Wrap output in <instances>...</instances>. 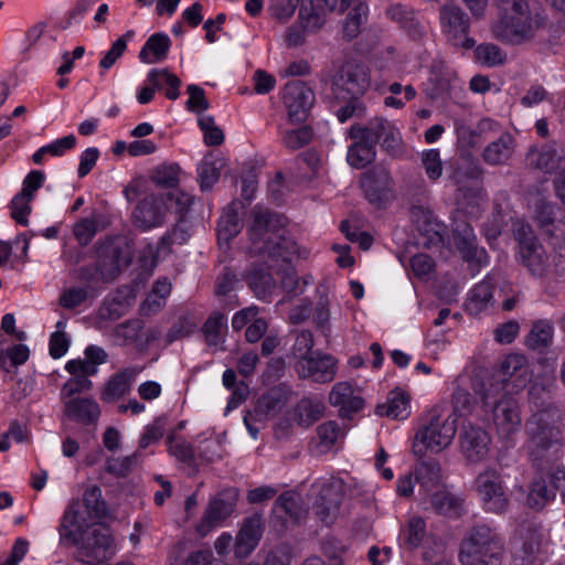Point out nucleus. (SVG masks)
Here are the masks:
<instances>
[{
	"mask_svg": "<svg viewBox=\"0 0 565 565\" xmlns=\"http://www.w3.org/2000/svg\"><path fill=\"white\" fill-rule=\"evenodd\" d=\"M265 531L262 513H254L243 520L236 535L234 552L237 557H247L258 545Z\"/></svg>",
	"mask_w": 565,
	"mask_h": 565,
	"instance_id": "24",
	"label": "nucleus"
},
{
	"mask_svg": "<svg viewBox=\"0 0 565 565\" xmlns=\"http://www.w3.org/2000/svg\"><path fill=\"white\" fill-rule=\"evenodd\" d=\"M140 372V367L131 366L114 374L105 384L100 399L105 403H114L127 394L132 382Z\"/></svg>",
	"mask_w": 565,
	"mask_h": 565,
	"instance_id": "31",
	"label": "nucleus"
},
{
	"mask_svg": "<svg viewBox=\"0 0 565 565\" xmlns=\"http://www.w3.org/2000/svg\"><path fill=\"white\" fill-rule=\"evenodd\" d=\"M454 239L457 249L471 268L479 270L488 264V253L478 246L477 236L470 225L463 224L461 228L457 226Z\"/></svg>",
	"mask_w": 565,
	"mask_h": 565,
	"instance_id": "25",
	"label": "nucleus"
},
{
	"mask_svg": "<svg viewBox=\"0 0 565 565\" xmlns=\"http://www.w3.org/2000/svg\"><path fill=\"white\" fill-rule=\"evenodd\" d=\"M480 397L484 411L492 412V420L502 446L505 449L512 448L515 445V435L521 428L516 401L511 395L492 393V390H483Z\"/></svg>",
	"mask_w": 565,
	"mask_h": 565,
	"instance_id": "6",
	"label": "nucleus"
},
{
	"mask_svg": "<svg viewBox=\"0 0 565 565\" xmlns=\"http://www.w3.org/2000/svg\"><path fill=\"white\" fill-rule=\"evenodd\" d=\"M369 8L365 2H359L345 18L343 24V36L348 40L356 38L361 32V25L367 19Z\"/></svg>",
	"mask_w": 565,
	"mask_h": 565,
	"instance_id": "44",
	"label": "nucleus"
},
{
	"mask_svg": "<svg viewBox=\"0 0 565 565\" xmlns=\"http://www.w3.org/2000/svg\"><path fill=\"white\" fill-rule=\"evenodd\" d=\"M237 502V491L235 489H226L210 500L202 520L196 525V532L201 536L220 525L227 519L235 509Z\"/></svg>",
	"mask_w": 565,
	"mask_h": 565,
	"instance_id": "15",
	"label": "nucleus"
},
{
	"mask_svg": "<svg viewBox=\"0 0 565 565\" xmlns=\"http://www.w3.org/2000/svg\"><path fill=\"white\" fill-rule=\"evenodd\" d=\"M462 499L451 493L446 488L435 491L430 495V504L433 509L447 516H459L462 511Z\"/></svg>",
	"mask_w": 565,
	"mask_h": 565,
	"instance_id": "38",
	"label": "nucleus"
},
{
	"mask_svg": "<svg viewBox=\"0 0 565 565\" xmlns=\"http://www.w3.org/2000/svg\"><path fill=\"white\" fill-rule=\"evenodd\" d=\"M519 255L522 264L533 276L543 277L550 268L548 256L544 247L532 235L530 228L526 230L523 227L522 231L519 232Z\"/></svg>",
	"mask_w": 565,
	"mask_h": 565,
	"instance_id": "17",
	"label": "nucleus"
},
{
	"mask_svg": "<svg viewBox=\"0 0 565 565\" xmlns=\"http://www.w3.org/2000/svg\"><path fill=\"white\" fill-rule=\"evenodd\" d=\"M313 136V131L308 126L297 129L285 130L281 132L282 145L289 150H297L307 146Z\"/></svg>",
	"mask_w": 565,
	"mask_h": 565,
	"instance_id": "51",
	"label": "nucleus"
},
{
	"mask_svg": "<svg viewBox=\"0 0 565 565\" xmlns=\"http://www.w3.org/2000/svg\"><path fill=\"white\" fill-rule=\"evenodd\" d=\"M227 331V318L224 313L214 311L206 319L202 327L205 342L210 347H218L225 341Z\"/></svg>",
	"mask_w": 565,
	"mask_h": 565,
	"instance_id": "39",
	"label": "nucleus"
},
{
	"mask_svg": "<svg viewBox=\"0 0 565 565\" xmlns=\"http://www.w3.org/2000/svg\"><path fill=\"white\" fill-rule=\"evenodd\" d=\"M274 514L282 522L299 523L307 515L305 501L300 493L289 490L282 492L274 503Z\"/></svg>",
	"mask_w": 565,
	"mask_h": 565,
	"instance_id": "28",
	"label": "nucleus"
},
{
	"mask_svg": "<svg viewBox=\"0 0 565 565\" xmlns=\"http://www.w3.org/2000/svg\"><path fill=\"white\" fill-rule=\"evenodd\" d=\"M426 536V523L420 516L409 519L407 526L401 532L403 544L409 550L420 545Z\"/></svg>",
	"mask_w": 565,
	"mask_h": 565,
	"instance_id": "45",
	"label": "nucleus"
},
{
	"mask_svg": "<svg viewBox=\"0 0 565 565\" xmlns=\"http://www.w3.org/2000/svg\"><path fill=\"white\" fill-rule=\"evenodd\" d=\"M360 186L370 204L377 209L395 199V182L391 171L383 164L373 166L362 173Z\"/></svg>",
	"mask_w": 565,
	"mask_h": 565,
	"instance_id": "9",
	"label": "nucleus"
},
{
	"mask_svg": "<svg viewBox=\"0 0 565 565\" xmlns=\"http://www.w3.org/2000/svg\"><path fill=\"white\" fill-rule=\"evenodd\" d=\"M313 335L309 330H301L297 333L295 343L291 348V354L303 362L305 359L311 358L310 352L313 348Z\"/></svg>",
	"mask_w": 565,
	"mask_h": 565,
	"instance_id": "62",
	"label": "nucleus"
},
{
	"mask_svg": "<svg viewBox=\"0 0 565 565\" xmlns=\"http://www.w3.org/2000/svg\"><path fill=\"white\" fill-rule=\"evenodd\" d=\"M299 0H270L268 4L269 15L280 23H286L294 15Z\"/></svg>",
	"mask_w": 565,
	"mask_h": 565,
	"instance_id": "55",
	"label": "nucleus"
},
{
	"mask_svg": "<svg viewBox=\"0 0 565 565\" xmlns=\"http://www.w3.org/2000/svg\"><path fill=\"white\" fill-rule=\"evenodd\" d=\"M493 6L495 19L490 30L494 39L520 45L534 38L537 26L526 0H494Z\"/></svg>",
	"mask_w": 565,
	"mask_h": 565,
	"instance_id": "3",
	"label": "nucleus"
},
{
	"mask_svg": "<svg viewBox=\"0 0 565 565\" xmlns=\"http://www.w3.org/2000/svg\"><path fill=\"white\" fill-rule=\"evenodd\" d=\"M284 105L291 124H302L307 120L309 110L315 103V93L301 81L288 82L284 92Z\"/></svg>",
	"mask_w": 565,
	"mask_h": 565,
	"instance_id": "14",
	"label": "nucleus"
},
{
	"mask_svg": "<svg viewBox=\"0 0 565 565\" xmlns=\"http://www.w3.org/2000/svg\"><path fill=\"white\" fill-rule=\"evenodd\" d=\"M162 195L164 196L169 210L173 209L175 213L180 214V217H183V215L193 204V196L181 190L169 192Z\"/></svg>",
	"mask_w": 565,
	"mask_h": 565,
	"instance_id": "63",
	"label": "nucleus"
},
{
	"mask_svg": "<svg viewBox=\"0 0 565 565\" xmlns=\"http://www.w3.org/2000/svg\"><path fill=\"white\" fill-rule=\"evenodd\" d=\"M439 21L443 32L452 45L466 50L475 45V40L469 35L470 19L458 3L450 1L443 4Z\"/></svg>",
	"mask_w": 565,
	"mask_h": 565,
	"instance_id": "10",
	"label": "nucleus"
},
{
	"mask_svg": "<svg viewBox=\"0 0 565 565\" xmlns=\"http://www.w3.org/2000/svg\"><path fill=\"white\" fill-rule=\"evenodd\" d=\"M475 56L479 63L488 67L503 64L507 57L505 53L493 43L478 45L475 50Z\"/></svg>",
	"mask_w": 565,
	"mask_h": 565,
	"instance_id": "48",
	"label": "nucleus"
},
{
	"mask_svg": "<svg viewBox=\"0 0 565 565\" xmlns=\"http://www.w3.org/2000/svg\"><path fill=\"white\" fill-rule=\"evenodd\" d=\"M376 414L393 419H406L411 414L409 397L402 391H393L385 404L377 405Z\"/></svg>",
	"mask_w": 565,
	"mask_h": 565,
	"instance_id": "36",
	"label": "nucleus"
},
{
	"mask_svg": "<svg viewBox=\"0 0 565 565\" xmlns=\"http://www.w3.org/2000/svg\"><path fill=\"white\" fill-rule=\"evenodd\" d=\"M458 439L460 451L468 462L479 463L488 458L491 437L482 427L465 423L461 426Z\"/></svg>",
	"mask_w": 565,
	"mask_h": 565,
	"instance_id": "12",
	"label": "nucleus"
},
{
	"mask_svg": "<svg viewBox=\"0 0 565 565\" xmlns=\"http://www.w3.org/2000/svg\"><path fill=\"white\" fill-rule=\"evenodd\" d=\"M64 415L82 425L96 424L100 416V407L95 399L88 397L68 398L63 402Z\"/></svg>",
	"mask_w": 565,
	"mask_h": 565,
	"instance_id": "30",
	"label": "nucleus"
},
{
	"mask_svg": "<svg viewBox=\"0 0 565 565\" xmlns=\"http://www.w3.org/2000/svg\"><path fill=\"white\" fill-rule=\"evenodd\" d=\"M318 447L320 452L330 450L338 439L343 436L339 424L334 420L322 423L317 427Z\"/></svg>",
	"mask_w": 565,
	"mask_h": 565,
	"instance_id": "47",
	"label": "nucleus"
},
{
	"mask_svg": "<svg viewBox=\"0 0 565 565\" xmlns=\"http://www.w3.org/2000/svg\"><path fill=\"white\" fill-rule=\"evenodd\" d=\"M137 454L122 458H108L105 470L115 477L122 478L130 473L136 463Z\"/></svg>",
	"mask_w": 565,
	"mask_h": 565,
	"instance_id": "64",
	"label": "nucleus"
},
{
	"mask_svg": "<svg viewBox=\"0 0 565 565\" xmlns=\"http://www.w3.org/2000/svg\"><path fill=\"white\" fill-rule=\"evenodd\" d=\"M561 214V210L555 204L541 202L536 207V221L539 226L545 233L548 227L554 226Z\"/></svg>",
	"mask_w": 565,
	"mask_h": 565,
	"instance_id": "61",
	"label": "nucleus"
},
{
	"mask_svg": "<svg viewBox=\"0 0 565 565\" xmlns=\"http://www.w3.org/2000/svg\"><path fill=\"white\" fill-rule=\"evenodd\" d=\"M529 381L526 358L522 354H509L500 363L486 390L495 394L512 395L523 390Z\"/></svg>",
	"mask_w": 565,
	"mask_h": 565,
	"instance_id": "7",
	"label": "nucleus"
},
{
	"mask_svg": "<svg viewBox=\"0 0 565 565\" xmlns=\"http://www.w3.org/2000/svg\"><path fill=\"white\" fill-rule=\"evenodd\" d=\"M170 39L164 33H154L148 38L139 52L142 63L152 64L166 60L170 47Z\"/></svg>",
	"mask_w": 565,
	"mask_h": 565,
	"instance_id": "35",
	"label": "nucleus"
},
{
	"mask_svg": "<svg viewBox=\"0 0 565 565\" xmlns=\"http://www.w3.org/2000/svg\"><path fill=\"white\" fill-rule=\"evenodd\" d=\"M329 402L332 406L339 407L341 417H350L352 414L362 409L363 398L355 394L354 388L349 382H339L333 385Z\"/></svg>",
	"mask_w": 565,
	"mask_h": 565,
	"instance_id": "29",
	"label": "nucleus"
},
{
	"mask_svg": "<svg viewBox=\"0 0 565 565\" xmlns=\"http://www.w3.org/2000/svg\"><path fill=\"white\" fill-rule=\"evenodd\" d=\"M458 415L435 405L423 417L412 446L413 454L423 458L427 451L440 452L448 448L457 433Z\"/></svg>",
	"mask_w": 565,
	"mask_h": 565,
	"instance_id": "4",
	"label": "nucleus"
},
{
	"mask_svg": "<svg viewBox=\"0 0 565 565\" xmlns=\"http://www.w3.org/2000/svg\"><path fill=\"white\" fill-rule=\"evenodd\" d=\"M343 102L344 105L337 110L339 121L345 122L352 117H361L364 114L365 107L361 100V96H352V98H335Z\"/></svg>",
	"mask_w": 565,
	"mask_h": 565,
	"instance_id": "60",
	"label": "nucleus"
},
{
	"mask_svg": "<svg viewBox=\"0 0 565 565\" xmlns=\"http://www.w3.org/2000/svg\"><path fill=\"white\" fill-rule=\"evenodd\" d=\"M350 137L354 142L348 149V163L354 169H363L374 162L376 159V149L366 125L351 126Z\"/></svg>",
	"mask_w": 565,
	"mask_h": 565,
	"instance_id": "19",
	"label": "nucleus"
},
{
	"mask_svg": "<svg viewBox=\"0 0 565 565\" xmlns=\"http://www.w3.org/2000/svg\"><path fill=\"white\" fill-rule=\"evenodd\" d=\"M284 227L282 216L260 205L254 206L247 230L249 253L267 255L271 260L281 259L284 263H290L298 253V247L294 239L285 236Z\"/></svg>",
	"mask_w": 565,
	"mask_h": 565,
	"instance_id": "2",
	"label": "nucleus"
},
{
	"mask_svg": "<svg viewBox=\"0 0 565 565\" xmlns=\"http://www.w3.org/2000/svg\"><path fill=\"white\" fill-rule=\"evenodd\" d=\"M142 322L138 319L127 320L118 326L113 331L115 339L120 344H130L139 339Z\"/></svg>",
	"mask_w": 565,
	"mask_h": 565,
	"instance_id": "54",
	"label": "nucleus"
},
{
	"mask_svg": "<svg viewBox=\"0 0 565 565\" xmlns=\"http://www.w3.org/2000/svg\"><path fill=\"white\" fill-rule=\"evenodd\" d=\"M417 478L426 487L438 486L443 479V470L439 462L434 459L424 461L417 470Z\"/></svg>",
	"mask_w": 565,
	"mask_h": 565,
	"instance_id": "57",
	"label": "nucleus"
},
{
	"mask_svg": "<svg viewBox=\"0 0 565 565\" xmlns=\"http://www.w3.org/2000/svg\"><path fill=\"white\" fill-rule=\"evenodd\" d=\"M541 536L530 533L512 553L511 565H542Z\"/></svg>",
	"mask_w": 565,
	"mask_h": 565,
	"instance_id": "32",
	"label": "nucleus"
},
{
	"mask_svg": "<svg viewBox=\"0 0 565 565\" xmlns=\"http://www.w3.org/2000/svg\"><path fill=\"white\" fill-rule=\"evenodd\" d=\"M516 148L515 138L509 131H501L493 140L489 141L481 152L484 163L491 167L508 164Z\"/></svg>",
	"mask_w": 565,
	"mask_h": 565,
	"instance_id": "26",
	"label": "nucleus"
},
{
	"mask_svg": "<svg viewBox=\"0 0 565 565\" xmlns=\"http://www.w3.org/2000/svg\"><path fill=\"white\" fill-rule=\"evenodd\" d=\"M84 505L90 519L99 520L106 516L107 507L102 499V490L97 486L87 488L83 495Z\"/></svg>",
	"mask_w": 565,
	"mask_h": 565,
	"instance_id": "46",
	"label": "nucleus"
},
{
	"mask_svg": "<svg viewBox=\"0 0 565 565\" xmlns=\"http://www.w3.org/2000/svg\"><path fill=\"white\" fill-rule=\"evenodd\" d=\"M503 540L486 524L470 529L460 544L459 559L462 565H501Z\"/></svg>",
	"mask_w": 565,
	"mask_h": 565,
	"instance_id": "5",
	"label": "nucleus"
},
{
	"mask_svg": "<svg viewBox=\"0 0 565 565\" xmlns=\"http://www.w3.org/2000/svg\"><path fill=\"white\" fill-rule=\"evenodd\" d=\"M324 408L322 398L303 397L292 411V420L301 427H309L323 416Z\"/></svg>",
	"mask_w": 565,
	"mask_h": 565,
	"instance_id": "33",
	"label": "nucleus"
},
{
	"mask_svg": "<svg viewBox=\"0 0 565 565\" xmlns=\"http://www.w3.org/2000/svg\"><path fill=\"white\" fill-rule=\"evenodd\" d=\"M242 227V218L235 209V204H231L218 221V241L228 242L241 232Z\"/></svg>",
	"mask_w": 565,
	"mask_h": 565,
	"instance_id": "41",
	"label": "nucleus"
},
{
	"mask_svg": "<svg viewBox=\"0 0 565 565\" xmlns=\"http://www.w3.org/2000/svg\"><path fill=\"white\" fill-rule=\"evenodd\" d=\"M565 405L546 403L525 424L526 450L540 470L548 469L555 490L565 489V467L556 465L564 445Z\"/></svg>",
	"mask_w": 565,
	"mask_h": 565,
	"instance_id": "1",
	"label": "nucleus"
},
{
	"mask_svg": "<svg viewBox=\"0 0 565 565\" xmlns=\"http://www.w3.org/2000/svg\"><path fill=\"white\" fill-rule=\"evenodd\" d=\"M113 554V537L108 530L94 529L83 540L76 559L85 564H94L108 559Z\"/></svg>",
	"mask_w": 565,
	"mask_h": 565,
	"instance_id": "18",
	"label": "nucleus"
},
{
	"mask_svg": "<svg viewBox=\"0 0 565 565\" xmlns=\"http://www.w3.org/2000/svg\"><path fill=\"white\" fill-rule=\"evenodd\" d=\"M337 361L329 354H317L298 362V373L301 379H311L318 383L331 382L335 375Z\"/></svg>",
	"mask_w": 565,
	"mask_h": 565,
	"instance_id": "27",
	"label": "nucleus"
},
{
	"mask_svg": "<svg viewBox=\"0 0 565 565\" xmlns=\"http://www.w3.org/2000/svg\"><path fill=\"white\" fill-rule=\"evenodd\" d=\"M371 84L369 67L356 61H347L332 77L331 90L334 98L363 96Z\"/></svg>",
	"mask_w": 565,
	"mask_h": 565,
	"instance_id": "8",
	"label": "nucleus"
},
{
	"mask_svg": "<svg viewBox=\"0 0 565 565\" xmlns=\"http://www.w3.org/2000/svg\"><path fill=\"white\" fill-rule=\"evenodd\" d=\"M554 497V490L548 489L546 482L543 479L535 480L532 483L527 495V504L535 510H541L547 502L553 500Z\"/></svg>",
	"mask_w": 565,
	"mask_h": 565,
	"instance_id": "52",
	"label": "nucleus"
},
{
	"mask_svg": "<svg viewBox=\"0 0 565 565\" xmlns=\"http://www.w3.org/2000/svg\"><path fill=\"white\" fill-rule=\"evenodd\" d=\"M343 495L344 483L341 479L330 478L320 483L312 509L322 523L329 525L337 520Z\"/></svg>",
	"mask_w": 565,
	"mask_h": 565,
	"instance_id": "11",
	"label": "nucleus"
},
{
	"mask_svg": "<svg viewBox=\"0 0 565 565\" xmlns=\"http://www.w3.org/2000/svg\"><path fill=\"white\" fill-rule=\"evenodd\" d=\"M97 269L104 282L113 281L127 267L130 260L122 256V248L113 239H106L96 247Z\"/></svg>",
	"mask_w": 565,
	"mask_h": 565,
	"instance_id": "20",
	"label": "nucleus"
},
{
	"mask_svg": "<svg viewBox=\"0 0 565 565\" xmlns=\"http://www.w3.org/2000/svg\"><path fill=\"white\" fill-rule=\"evenodd\" d=\"M372 141L381 142L382 149L392 158L405 154L404 142L399 129L390 120L381 117L373 118L366 124Z\"/></svg>",
	"mask_w": 565,
	"mask_h": 565,
	"instance_id": "16",
	"label": "nucleus"
},
{
	"mask_svg": "<svg viewBox=\"0 0 565 565\" xmlns=\"http://www.w3.org/2000/svg\"><path fill=\"white\" fill-rule=\"evenodd\" d=\"M493 285L490 278L477 284L469 292L466 301V310L471 316H478L489 308L493 300Z\"/></svg>",
	"mask_w": 565,
	"mask_h": 565,
	"instance_id": "34",
	"label": "nucleus"
},
{
	"mask_svg": "<svg viewBox=\"0 0 565 565\" xmlns=\"http://www.w3.org/2000/svg\"><path fill=\"white\" fill-rule=\"evenodd\" d=\"M475 488L487 510L501 513L507 510L508 499L503 491L501 475L493 468L480 472Z\"/></svg>",
	"mask_w": 565,
	"mask_h": 565,
	"instance_id": "13",
	"label": "nucleus"
},
{
	"mask_svg": "<svg viewBox=\"0 0 565 565\" xmlns=\"http://www.w3.org/2000/svg\"><path fill=\"white\" fill-rule=\"evenodd\" d=\"M33 199L21 194H15L10 203L11 217L19 224L26 226L29 224L28 216L30 215L32 207L31 202Z\"/></svg>",
	"mask_w": 565,
	"mask_h": 565,
	"instance_id": "56",
	"label": "nucleus"
},
{
	"mask_svg": "<svg viewBox=\"0 0 565 565\" xmlns=\"http://www.w3.org/2000/svg\"><path fill=\"white\" fill-rule=\"evenodd\" d=\"M526 163L533 169L552 173L565 163V147L556 141L531 147L526 153Z\"/></svg>",
	"mask_w": 565,
	"mask_h": 565,
	"instance_id": "23",
	"label": "nucleus"
},
{
	"mask_svg": "<svg viewBox=\"0 0 565 565\" xmlns=\"http://www.w3.org/2000/svg\"><path fill=\"white\" fill-rule=\"evenodd\" d=\"M97 222L92 217H84L73 226V234L81 246L88 245L97 233Z\"/></svg>",
	"mask_w": 565,
	"mask_h": 565,
	"instance_id": "58",
	"label": "nucleus"
},
{
	"mask_svg": "<svg viewBox=\"0 0 565 565\" xmlns=\"http://www.w3.org/2000/svg\"><path fill=\"white\" fill-rule=\"evenodd\" d=\"M180 168L177 163L161 164L157 167L151 180L162 188H174L179 183Z\"/></svg>",
	"mask_w": 565,
	"mask_h": 565,
	"instance_id": "53",
	"label": "nucleus"
},
{
	"mask_svg": "<svg viewBox=\"0 0 565 565\" xmlns=\"http://www.w3.org/2000/svg\"><path fill=\"white\" fill-rule=\"evenodd\" d=\"M169 206L163 195H148L141 200L132 213L136 227L148 231L161 226L166 221Z\"/></svg>",
	"mask_w": 565,
	"mask_h": 565,
	"instance_id": "21",
	"label": "nucleus"
},
{
	"mask_svg": "<svg viewBox=\"0 0 565 565\" xmlns=\"http://www.w3.org/2000/svg\"><path fill=\"white\" fill-rule=\"evenodd\" d=\"M553 323L548 320H537L532 324L525 344L531 350L544 352L553 343Z\"/></svg>",
	"mask_w": 565,
	"mask_h": 565,
	"instance_id": "37",
	"label": "nucleus"
},
{
	"mask_svg": "<svg viewBox=\"0 0 565 565\" xmlns=\"http://www.w3.org/2000/svg\"><path fill=\"white\" fill-rule=\"evenodd\" d=\"M190 224L183 217L177 222L170 232H167L158 243V249L169 248L173 244H184L190 237Z\"/></svg>",
	"mask_w": 565,
	"mask_h": 565,
	"instance_id": "49",
	"label": "nucleus"
},
{
	"mask_svg": "<svg viewBox=\"0 0 565 565\" xmlns=\"http://www.w3.org/2000/svg\"><path fill=\"white\" fill-rule=\"evenodd\" d=\"M134 31L129 30L124 35L118 38L104 54L99 61V67L103 70L111 68L116 62L124 55L127 50L128 41L134 36Z\"/></svg>",
	"mask_w": 565,
	"mask_h": 565,
	"instance_id": "50",
	"label": "nucleus"
},
{
	"mask_svg": "<svg viewBox=\"0 0 565 565\" xmlns=\"http://www.w3.org/2000/svg\"><path fill=\"white\" fill-rule=\"evenodd\" d=\"M422 166L429 180L436 181L441 177L443 162L438 149L425 150L422 153Z\"/></svg>",
	"mask_w": 565,
	"mask_h": 565,
	"instance_id": "59",
	"label": "nucleus"
},
{
	"mask_svg": "<svg viewBox=\"0 0 565 565\" xmlns=\"http://www.w3.org/2000/svg\"><path fill=\"white\" fill-rule=\"evenodd\" d=\"M286 405V397L279 390H271L264 394L254 408L255 415L265 420L276 415Z\"/></svg>",
	"mask_w": 565,
	"mask_h": 565,
	"instance_id": "40",
	"label": "nucleus"
},
{
	"mask_svg": "<svg viewBox=\"0 0 565 565\" xmlns=\"http://www.w3.org/2000/svg\"><path fill=\"white\" fill-rule=\"evenodd\" d=\"M327 13L318 8L311 1L303 0L299 13L298 20L300 25L309 32H317L322 28L326 22Z\"/></svg>",
	"mask_w": 565,
	"mask_h": 565,
	"instance_id": "42",
	"label": "nucleus"
},
{
	"mask_svg": "<svg viewBox=\"0 0 565 565\" xmlns=\"http://www.w3.org/2000/svg\"><path fill=\"white\" fill-rule=\"evenodd\" d=\"M65 370L73 376L68 379L61 388L62 402L68 398H75L76 394L88 392L93 383L88 379L98 371L93 363L81 362L79 360H71L66 363Z\"/></svg>",
	"mask_w": 565,
	"mask_h": 565,
	"instance_id": "22",
	"label": "nucleus"
},
{
	"mask_svg": "<svg viewBox=\"0 0 565 565\" xmlns=\"http://www.w3.org/2000/svg\"><path fill=\"white\" fill-rule=\"evenodd\" d=\"M247 282L259 299H267L276 287L273 276L263 268L253 269L247 276Z\"/></svg>",
	"mask_w": 565,
	"mask_h": 565,
	"instance_id": "43",
	"label": "nucleus"
}]
</instances>
